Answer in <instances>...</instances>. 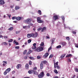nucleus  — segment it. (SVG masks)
I'll return each mask as SVG.
<instances>
[{
	"label": "nucleus",
	"instance_id": "ddd939ff",
	"mask_svg": "<svg viewBox=\"0 0 78 78\" xmlns=\"http://www.w3.org/2000/svg\"><path fill=\"white\" fill-rule=\"evenodd\" d=\"M25 67L26 69H28L29 68V65L28 64H26L25 65Z\"/></svg>",
	"mask_w": 78,
	"mask_h": 78
},
{
	"label": "nucleus",
	"instance_id": "de8ad7c7",
	"mask_svg": "<svg viewBox=\"0 0 78 78\" xmlns=\"http://www.w3.org/2000/svg\"><path fill=\"white\" fill-rule=\"evenodd\" d=\"M53 57V55H51L49 57V58H51Z\"/></svg>",
	"mask_w": 78,
	"mask_h": 78
},
{
	"label": "nucleus",
	"instance_id": "603ef678",
	"mask_svg": "<svg viewBox=\"0 0 78 78\" xmlns=\"http://www.w3.org/2000/svg\"><path fill=\"white\" fill-rule=\"evenodd\" d=\"M31 52H30V51H29L27 53V55H30V53H31Z\"/></svg>",
	"mask_w": 78,
	"mask_h": 78
},
{
	"label": "nucleus",
	"instance_id": "49530a36",
	"mask_svg": "<svg viewBox=\"0 0 78 78\" xmlns=\"http://www.w3.org/2000/svg\"><path fill=\"white\" fill-rule=\"evenodd\" d=\"M75 47H76V48H78V44H76L75 45Z\"/></svg>",
	"mask_w": 78,
	"mask_h": 78
},
{
	"label": "nucleus",
	"instance_id": "680f3d73",
	"mask_svg": "<svg viewBox=\"0 0 78 78\" xmlns=\"http://www.w3.org/2000/svg\"><path fill=\"white\" fill-rule=\"evenodd\" d=\"M51 47H50L49 48H48V50H51Z\"/></svg>",
	"mask_w": 78,
	"mask_h": 78
},
{
	"label": "nucleus",
	"instance_id": "bb28decb",
	"mask_svg": "<svg viewBox=\"0 0 78 78\" xmlns=\"http://www.w3.org/2000/svg\"><path fill=\"white\" fill-rule=\"evenodd\" d=\"M13 41V40L12 39H10L9 40L8 42H12Z\"/></svg>",
	"mask_w": 78,
	"mask_h": 78
},
{
	"label": "nucleus",
	"instance_id": "79ce46f5",
	"mask_svg": "<svg viewBox=\"0 0 78 78\" xmlns=\"http://www.w3.org/2000/svg\"><path fill=\"white\" fill-rule=\"evenodd\" d=\"M65 56V55H62L61 56V58L62 59L63 58H64Z\"/></svg>",
	"mask_w": 78,
	"mask_h": 78
},
{
	"label": "nucleus",
	"instance_id": "c756f323",
	"mask_svg": "<svg viewBox=\"0 0 78 78\" xmlns=\"http://www.w3.org/2000/svg\"><path fill=\"white\" fill-rule=\"evenodd\" d=\"M20 31H21L20 30L18 31H16V34H20Z\"/></svg>",
	"mask_w": 78,
	"mask_h": 78
},
{
	"label": "nucleus",
	"instance_id": "09e8293b",
	"mask_svg": "<svg viewBox=\"0 0 78 78\" xmlns=\"http://www.w3.org/2000/svg\"><path fill=\"white\" fill-rule=\"evenodd\" d=\"M56 67H57L58 69H60V67L58 65L57 66H56Z\"/></svg>",
	"mask_w": 78,
	"mask_h": 78
},
{
	"label": "nucleus",
	"instance_id": "4d7b16f0",
	"mask_svg": "<svg viewBox=\"0 0 78 78\" xmlns=\"http://www.w3.org/2000/svg\"><path fill=\"white\" fill-rule=\"evenodd\" d=\"M46 75L48 76H50V74L48 73Z\"/></svg>",
	"mask_w": 78,
	"mask_h": 78
},
{
	"label": "nucleus",
	"instance_id": "9d476101",
	"mask_svg": "<svg viewBox=\"0 0 78 78\" xmlns=\"http://www.w3.org/2000/svg\"><path fill=\"white\" fill-rule=\"evenodd\" d=\"M34 70H29L28 71V73H29V74H31V73H33V71H34Z\"/></svg>",
	"mask_w": 78,
	"mask_h": 78
},
{
	"label": "nucleus",
	"instance_id": "37998d69",
	"mask_svg": "<svg viewBox=\"0 0 78 78\" xmlns=\"http://www.w3.org/2000/svg\"><path fill=\"white\" fill-rule=\"evenodd\" d=\"M29 58L30 59H31V60H33V59H34V58L32 57H30Z\"/></svg>",
	"mask_w": 78,
	"mask_h": 78
},
{
	"label": "nucleus",
	"instance_id": "9b49d317",
	"mask_svg": "<svg viewBox=\"0 0 78 78\" xmlns=\"http://www.w3.org/2000/svg\"><path fill=\"white\" fill-rule=\"evenodd\" d=\"M43 64L42 63H41L40 64V69L41 70H42V69H43Z\"/></svg>",
	"mask_w": 78,
	"mask_h": 78
},
{
	"label": "nucleus",
	"instance_id": "e2e57ef3",
	"mask_svg": "<svg viewBox=\"0 0 78 78\" xmlns=\"http://www.w3.org/2000/svg\"><path fill=\"white\" fill-rule=\"evenodd\" d=\"M4 38H8V37L7 36H4Z\"/></svg>",
	"mask_w": 78,
	"mask_h": 78
},
{
	"label": "nucleus",
	"instance_id": "3c124183",
	"mask_svg": "<svg viewBox=\"0 0 78 78\" xmlns=\"http://www.w3.org/2000/svg\"><path fill=\"white\" fill-rule=\"evenodd\" d=\"M72 33L73 34H76V32H75L74 31H73L72 32Z\"/></svg>",
	"mask_w": 78,
	"mask_h": 78
},
{
	"label": "nucleus",
	"instance_id": "13d9d810",
	"mask_svg": "<svg viewBox=\"0 0 78 78\" xmlns=\"http://www.w3.org/2000/svg\"><path fill=\"white\" fill-rule=\"evenodd\" d=\"M24 59H28V58L27 56H25L24 57Z\"/></svg>",
	"mask_w": 78,
	"mask_h": 78
},
{
	"label": "nucleus",
	"instance_id": "2eb2a0df",
	"mask_svg": "<svg viewBox=\"0 0 78 78\" xmlns=\"http://www.w3.org/2000/svg\"><path fill=\"white\" fill-rule=\"evenodd\" d=\"M5 71H7V73H9V72L11 71V69H10V68H8L7 69L5 70Z\"/></svg>",
	"mask_w": 78,
	"mask_h": 78
},
{
	"label": "nucleus",
	"instance_id": "0eeeda50",
	"mask_svg": "<svg viewBox=\"0 0 78 78\" xmlns=\"http://www.w3.org/2000/svg\"><path fill=\"white\" fill-rule=\"evenodd\" d=\"M58 63L59 62H57L55 63V62H54V67L55 69H56V66H58Z\"/></svg>",
	"mask_w": 78,
	"mask_h": 78
},
{
	"label": "nucleus",
	"instance_id": "72a5a7b5",
	"mask_svg": "<svg viewBox=\"0 0 78 78\" xmlns=\"http://www.w3.org/2000/svg\"><path fill=\"white\" fill-rule=\"evenodd\" d=\"M2 44H4V45H8V43L6 42H3Z\"/></svg>",
	"mask_w": 78,
	"mask_h": 78
},
{
	"label": "nucleus",
	"instance_id": "5701e85b",
	"mask_svg": "<svg viewBox=\"0 0 78 78\" xmlns=\"http://www.w3.org/2000/svg\"><path fill=\"white\" fill-rule=\"evenodd\" d=\"M42 64H46L47 63V61L45 60L41 62Z\"/></svg>",
	"mask_w": 78,
	"mask_h": 78
},
{
	"label": "nucleus",
	"instance_id": "e433bc0d",
	"mask_svg": "<svg viewBox=\"0 0 78 78\" xmlns=\"http://www.w3.org/2000/svg\"><path fill=\"white\" fill-rule=\"evenodd\" d=\"M7 73H8V72H7L5 70L4 72V75H6V74H7Z\"/></svg>",
	"mask_w": 78,
	"mask_h": 78
},
{
	"label": "nucleus",
	"instance_id": "4468645a",
	"mask_svg": "<svg viewBox=\"0 0 78 78\" xmlns=\"http://www.w3.org/2000/svg\"><path fill=\"white\" fill-rule=\"evenodd\" d=\"M21 67V65L20 64H18L17 66H16V68L17 69H19L20 67Z\"/></svg>",
	"mask_w": 78,
	"mask_h": 78
},
{
	"label": "nucleus",
	"instance_id": "f8f14e48",
	"mask_svg": "<svg viewBox=\"0 0 78 78\" xmlns=\"http://www.w3.org/2000/svg\"><path fill=\"white\" fill-rule=\"evenodd\" d=\"M5 4V2L3 0L0 1V5H4Z\"/></svg>",
	"mask_w": 78,
	"mask_h": 78
},
{
	"label": "nucleus",
	"instance_id": "b1692460",
	"mask_svg": "<svg viewBox=\"0 0 78 78\" xmlns=\"http://www.w3.org/2000/svg\"><path fill=\"white\" fill-rule=\"evenodd\" d=\"M54 71L55 73H56V74L58 73V72L57 71V70L56 69H54Z\"/></svg>",
	"mask_w": 78,
	"mask_h": 78
},
{
	"label": "nucleus",
	"instance_id": "f03ea898",
	"mask_svg": "<svg viewBox=\"0 0 78 78\" xmlns=\"http://www.w3.org/2000/svg\"><path fill=\"white\" fill-rule=\"evenodd\" d=\"M43 48L41 47H39L37 48L36 49L34 50V51H35L39 52V51H42V50H43Z\"/></svg>",
	"mask_w": 78,
	"mask_h": 78
},
{
	"label": "nucleus",
	"instance_id": "a19ab883",
	"mask_svg": "<svg viewBox=\"0 0 78 78\" xmlns=\"http://www.w3.org/2000/svg\"><path fill=\"white\" fill-rule=\"evenodd\" d=\"M66 39L68 41H70V38H69V37H66Z\"/></svg>",
	"mask_w": 78,
	"mask_h": 78
},
{
	"label": "nucleus",
	"instance_id": "864d4df0",
	"mask_svg": "<svg viewBox=\"0 0 78 78\" xmlns=\"http://www.w3.org/2000/svg\"><path fill=\"white\" fill-rule=\"evenodd\" d=\"M68 61L69 62H71V60L70 59H68Z\"/></svg>",
	"mask_w": 78,
	"mask_h": 78
},
{
	"label": "nucleus",
	"instance_id": "58836bf2",
	"mask_svg": "<svg viewBox=\"0 0 78 78\" xmlns=\"http://www.w3.org/2000/svg\"><path fill=\"white\" fill-rule=\"evenodd\" d=\"M16 16L12 17V20H14V19H16Z\"/></svg>",
	"mask_w": 78,
	"mask_h": 78
},
{
	"label": "nucleus",
	"instance_id": "2f4dec72",
	"mask_svg": "<svg viewBox=\"0 0 78 78\" xmlns=\"http://www.w3.org/2000/svg\"><path fill=\"white\" fill-rule=\"evenodd\" d=\"M32 48L33 49V50H34L35 49H36V46H33V47H32Z\"/></svg>",
	"mask_w": 78,
	"mask_h": 78
},
{
	"label": "nucleus",
	"instance_id": "f257e3e1",
	"mask_svg": "<svg viewBox=\"0 0 78 78\" xmlns=\"http://www.w3.org/2000/svg\"><path fill=\"white\" fill-rule=\"evenodd\" d=\"M32 20V19H27L25 20V23H27V24H29L30 25H31V26H33V24L31 23V22Z\"/></svg>",
	"mask_w": 78,
	"mask_h": 78
},
{
	"label": "nucleus",
	"instance_id": "7c9ffc66",
	"mask_svg": "<svg viewBox=\"0 0 78 78\" xmlns=\"http://www.w3.org/2000/svg\"><path fill=\"white\" fill-rule=\"evenodd\" d=\"M62 45H63V46H64V45H66V43L64 42H63L62 43Z\"/></svg>",
	"mask_w": 78,
	"mask_h": 78
},
{
	"label": "nucleus",
	"instance_id": "ea45409f",
	"mask_svg": "<svg viewBox=\"0 0 78 78\" xmlns=\"http://www.w3.org/2000/svg\"><path fill=\"white\" fill-rule=\"evenodd\" d=\"M75 70L76 72H78V68L76 67L75 68Z\"/></svg>",
	"mask_w": 78,
	"mask_h": 78
},
{
	"label": "nucleus",
	"instance_id": "39448f33",
	"mask_svg": "<svg viewBox=\"0 0 78 78\" xmlns=\"http://www.w3.org/2000/svg\"><path fill=\"white\" fill-rule=\"evenodd\" d=\"M53 19L54 20L56 21V20L58 19V16L57 15L54 16H53Z\"/></svg>",
	"mask_w": 78,
	"mask_h": 78
},
{
	"label": "nucleus",
	"instance_id": "393cba45",
	"mask_svg": "<svg viewBox=\"0 0 78 78\" xmlns=\"http://www.w3.org/2000/svg\"><path fill=\"white\" fill-rule=\"evenodd\" d=\"M56 48H61V45H59L57 46L56 47Z\"/></svg>",
	"mask_w": 78,
	"mask_h": 78
},
{
	"label": "nucleus",
	"instance_id": "7ed1b4c3",
	"mask_svg": "<svg viewBox=\"0 0 78 78\" xmlns=\"http://www.w3.org/2000/svg\"><path fill=\"white\" fill-rule=\"evenodd\" d=\"M37 22L39 23H44V21L41 20V18L40 17H38L37 18Z\"/></svg>",
	"mask_w": 78,
	"mask_h": 78
},
{
	"label": "nucleus",
	"instance_id": "774afa93",
	"mask_svg": "<svg viewBox=\"0 0 78 78\" xmlns=\"http://www.w3.org/2000/svg\"><path fill=\"white\" fill-rule=\"evenodd\" d=\"M54 78H58V76H55L54 77Z\"/></svg>",
	"mask_w": 78,
	"mask_h": 78
},
{
	"label": "nucleus",
	"instance_id": "338daca9",
	"mask_svg": "<svg viewBox=\"0 0 78 78\" xmlns=\"http://www.w3.org/2000/svg\"><path fill=\"white\" fill-rule=\"evenodd\" d=\"M12 74H14L15 73V71H12Z\"/></svg>",
	"mask_w": 78,
	"mask_h": 78
},
{
	"label": "nucleus",
	"instance_id": "473e14b6",
	"mask_svg": "<svg viewBox=\"0 0 78 78\" xmlns=\"http://www.w3.org/2000/svg\"><path fill=\"white\" fill-rule=\"evenodd\" d=\"M34 34L33 33L30 34V36L31 37H34Z\"/></svg>",
	"mask_w": 78,
	"mask_h": 78
},
{
	"label": "nucleus",
	"instance_id": "aec40b11",
	"mask_svg": "<svg viewBox=\"0 0 78 78\" xmlns=\"http://www.w3.org/2000/svg\"><path fill=\"white\" fill-rule=\"evenodd\" d=\"M72 55L71 54H68L66 56V58H69V57H70V56H72Z\"/></svg>",
	"mask_w": 78,
	"mask_h": 78
},
{
	"label": "nucleus",
	"instance_id": "6e6552de",
	"mask_svg": "<svg viewBox=\"0 0 78 78\" xmlns=\"http://www.w3.org/2000/svg\"><path fill=\"white\" fill-rule=\"evenodd\" d=\"M32 71L33 72V74H34V75H38L39 73H38L36 72V71H34V70Z\"/></svg>",
	"mask_w": 78,
	"mask_h": 78
},
{
	"label": "nucleus",
	"instance_id": "c9c22d12",
	"mask_svg": "<svg viewBox=\"0 0 78 78\" xmlns=\"http://www.w3.org/2000/svg\"><path fill=\"white\" fill-rule=\"evenodd\" d=\"M31 42V40L29 39V40H28L27 42L28 44H30V42Z\"/></svg>",
	"mask_w": 78,
	"mask_h": 78
},
{
	"label": "nucleus",
	"instance_id": "5fc2aeb1",
	"mask_svg": "<svg viewBox=\"0 0 78 78\" xmlns=\"http://www.w3.org/2000/svg\"><path fill=\"white\" fill-rule=\"evenodd\" d=\"M37 59H41V56H38L37 57Z\"/></svg>",
	"mask_w": 78,
	"mask_h": 78
},
{
	"label": "nucleus",
	"instance_id": "6e6d98bb",
	"mask_svg": "<svg viewBox=\"0 0 78 78\" xmlns=\"http://www.w3.org/2000/svg\"><path fill=\"white\" fill-rule=\"evenodd\" d=\"M62 20H64L65 19V18H64V17L62 16Z\"/></svg>",
	"mask_w": 78,
	"mask_h": 78
},
{
	"label": "nucleus",
	"instance_id": "1a4fd4ad",
	"mask_svg": "<svg viewBox=\"0 0 78 78\" xmlns=\"http://www.w3.org/2000/svg\"><path fill=\"white\" fill-rule=\"evenodd\" d=\"M21 19H22V18H21V17H16V20H18V21H19V20H21Z\"/></svg>",
	"mask_w": 78,
	"mask_h": 78
},
{
	"label": "nucleus",
	"instance_id": "0e129e2a",
	"mask_svg": "<svg viewBox=\"0 0 78 78\" xmlns=\"http://www.w3.org/2000/svg\"><path fill=\"white\" fill-rule=\"evenodd\" d=\"M29 51L31 53L33 51H31V49H30L29 50Z\"/></svg>",
	"mask_w": 78,
	"mask_h": 78
},
{
	"label": "nucleus",
	"instance_id": "20e7f679",
	"mask_svg": "<svg viewBox=\"0 0 78 78\" xmlns=\"http://www.w3.org/2000/svg\"><path fill=\"white\" fill-rule=\"evenodd\" d=\"M44 76V73L43 72H41L39 74L38 76V77L39 78H42Z\"/></svg>",
	"mask_w": 78,
	"mask_h": 78
},
{
	"label": "nucleus",
	"instance_id": "cd10ccee",
	"mask_svg": "<svg viewBox=\"0 0 78 78\" xmlns=\"http://www.w3.org/2000/svg\"><path fill=\"white\" fill-rule=\"evenodd\" d=\"M55 42V39L54 38H52V41H51V44H53V42Z\"/></svg>",
	"mask_w": 78,
	"mask_h": 78
},
{
	"label": "nucleus",
	"instance_id": "6ab92c4d",
	"mask_svg": "<svg viewBox=\"0 0 78 78\" xmlns=\"http://www.w3.org/2000/svg\"><path fill=\"white\" fill-rule=\"evenodd\" d=\"M27 37H28V38H30V37H31L30 34H27Z\"/></svg>",
	"mask_w": 78,
	"mask_h": 78
},
{
	"label": "nucleus",
	"instance_id": "69168bd1",
	"mask_svg": "<svg viewBox=\"0 0 78 78\" xmlns=\"http://www.w3.org/2000/svg\"><path fill=\"white\" fill-rule=\"evenodd\" d=\"M27 28H30V25H28V26H27Z\"/></svg>",
	"mask_w": 78,
	"mask_h": 78
},
{
	"label": "nucleus",
	"instance_id": "a878e982",
	"mask_svg": "<svg viewBox=\"0 0 78 78\" xmlns=\"http://www.w3.org/2000/svg\"><path fill=\"white\" fill-rule=\"evenodd\" d=\"M27 50H25L23 52V55H26V54L27 53Z\"/></svg>",
	"mask_w": 78,
	"mask_h": 78
},
{
	"label": "nucleus",
	"instance_id": "412c9836",
	"mask_svg": "<svg viewBox=\"0 0 78 78\" xmlns=\"http://www.w3.org/2000/svg\"><path fill=\"white\" fill-rule=\"evenodd\" d=\"M38 12L39 15H41L42 14V12H41V11L40 10H38Z\"/></svg>",
	"mask_w": 78,
	"mask_h": 78
},
{
	"label": "nucleus",
	"instance_id": "dca6fc26",
	"mask_svg": "<svg viewBox=\"0 0 78 78\" xmlns=\"http://www.w3.org/2000/svg\"><path fill=\"white\" fill-rule=\"evenodd\" d=\"M38 34H37V33H35L34 34V37H37Z\"/></svg>",
	"mask_w": 78,
	"mask_h": 78
},
{
	"label": "nucleus",
	"instance_id": "bf43d9fd",
	"mask_svg": "<svg viewBox=\"0 0 78 78\" xmlns=\"http://www.w3.org/2000/svg\"><path fill=\"white\" fill-rule=\"evenodd\" d=\"M33 46H36V43H35L34 44H33Z\"/></svg>",
	"mask_w": 78,
	"mask_h": 78
},
{
	"label": "nucleus",
	"instance_id": "f704fd0d",
	"mask_svg": "<svg viewBox=\"0 0 78 78\" xmlns=\"http://www.w3.org/2000/svg\"><path fill=\"white\" fill-rule=\"evenodd\" d=\"M42 27H39L37 29V31H40V30H42Z\"/></svg>",
	"mask_w": 78,
	"mask_h": 78
},
{
	"label": "nucleus",
	"instance_id": "a211bd4d",
	"mask_svg": "<svg viewBox=\"0 0 78 78\" xmlns=\"http://www.w3.org/2000/svg\"><path fill=\"white\" fill-rule=\"evenodd\" d=\"M46 30V27H44L43 28H42V30H41V31L42 32H44V30Z\"/></svg>",
	"mask_w": 78,
	"mask_h": 78
},
{
	"label": "nucleus",
	"instance_id": "8fccbe9b",
	"mask_svg": "<svg viewBox=\"0 0 78 78\" xmlns=\"http://www.w3.org/2000/svg\"><path fill=\"white\" fill-rule=\"evenodd\" d=\"M15 48L16 49H19V46H16Z\"/></svg>",
	"mask_w": 78,
	"mask_h": 78
},
{
	"label": "nucleus",
	"instance_id": "423d86ee",
	"mask_svg": "<svg viewBox=\"0 0 78 78\" xmlns=\"http://www.w3.org/2000/svg\"><path fill=\"white\" fill-rule=\"evenodd\" d=\"M48 55H49V54L48 53H46L43 55V57L44 58H47V57H48Z\"/></svg>",
	"mask_w": 78,
	"mask_h": 78
},
{
	"label": "nucleus",
	"instance_id": "a18cd8bd",
	"mask_svg": "<svg viewBox=\"0 0 78 78\" xmlns=\"http://www.w3.org/2000/svg\"><path fill=\"white\" fill-rule=\"evenodd\" d=\"M37 68L36 67H35L33 68V70H37Z\"/></svg>",
	"mask_w": 78,
	"mask_h": 78
},
{
	"label": "nucleus",
	"instance_id": "c03bdc74",
	"mask_svg": "<svg viewBox=\"0 0 78 78\" xmlns=\"http://www.w3.org/2000/svg\"><path fill=\"white\" fill-rule=\"evenodd\" d=\"M27 26H23V28L24 29H27Z\"/></svg>",
	"mask_w": 78,
	"mask_h": 78
},
{
	"label": "nucleus",
	"instance_id": "4c0bfd02",
	"mask_svg": "<svg viewBox=\"0 0 78 78\" xmlns=\"http://www.w3.org/2000/svg\"><path fill=\"white\" fill-rule=\"evenodd\" d=\"M29 64L31 66V65L32 64V62H31V61H30L29 62Z\"/></svg>",
	"mask_w": 78,
	"mask_h": 78
},
{
	"label": "nucleus",
	"instance_id": "f3484780",
	"mask_svg": "<svg viewBox=\"0 0 78 78\" xmlns=\"http://www.w3.org/2000/svg\"><path fill=\"white\" fill-rule=\"evenodd\" d=\"M20 9V7H19V6H16L15 7V9H16V10H18V9Z\"/></svg>",
	"mask_w": 78,
	"mask_h": 78
},
{
	"label": "nucleus",
	"instance_id": "4be33fe9",
	"mask_svg": "<svg viewBox=\"0 0 78 78\" xmlns=\"http://www.w3.org/2000/svg\"><path fill=\"white\" fill-rule=\"evenodd\" d=\"M13 27H11L10 28L8 29L9 30V31H12V30H13Z\"/></svg>",
	"mask_w": 78,
	"mask_h": 78
},
{
	"label": "nucleus",
	"instance_id": "c85d7f7f",
	"mask_svg": "<svg viewBox=\"0 0 78 78\" xmlns=\"http://www.w3.org/2000/svg\"><path fill=\"white\" fill-rule=\"evenodd\" d=\"M44 45V42H41V44H40L41 46H42V47H43Z\"/></svg>",
	"mask_w": 78,
	"mask_h": 78
},
{
	"label": "nucleus",
	"instance_id": "052dcab7",
	"mask_svg": "<svg viewBox=\"0 0 78 78\" xmlns=\"http://www.w3.org/2000/svg\"><path fill=\"white\" fill-rule=\"evenodd\" d=\"M46 39H50V37H48V36H46Z\"/></svg>",
	"mask_w": 78,
	"mask_h": 78
}]
</instances>
